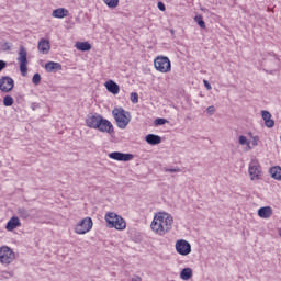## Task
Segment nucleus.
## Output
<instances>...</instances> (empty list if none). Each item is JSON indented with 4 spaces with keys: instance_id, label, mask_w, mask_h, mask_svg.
I'll return each instance as SVG.
<instances>
[{
    "instance_id": "1",
    "label": "nucleus",
    "mask_w": 281,
    "mask_h": 281,
    "mask_svg": "<svg viewBox=\"0 0 281 281\" xmlns=\"http://www.w3.org/2000/svg\"><path fill=\"white\" fill-rule=\"evenodd\" d=\"M172 223H175L172 215L166 212H159L154 215L150 227L154 234L166 236L172 229Z\"/></svg>"
},
{
    "instance_id": "2",
    "label": "nucleus",
    "mask_w": 281,
    "mask_h": 281,
    "mask_svg": "<svg viewBox=\"0 0 281 281\" xmlns=\"http://www.w3.org/2000/svg\"><path fill=\"white\" fill-rule=\"evenodd\" d=\"M86 124L89 126V128H95L101 133H113V123L102 117V115L98 113L88 114Z\"/></svg>"
},
{
    "instance_id": "3",
    "label": "nucleus",
    "mask_w": 281,
    "mask_h": 281,
    "mask_svg": "<svg viewBox=\"0 0 281 281\" xmlns=\"http://www.w3.org/2000/svg\"><path fill=\"white\" fill-rule=\"evenodd\" d=\"M112 115L119 128L124 130L126 126H128V124H131V112L124 110V108H114L112 110Z\"/></svg>"
},
{
    "instance_id": "4",
    "label": "nucleus",
    "mask_w": 281,
    "mask_h": 281,
    "mask_svg": "<svg viewBox=\"0 0 281 281\" xmlns=\"http://www.w3.org/2000/svg\"><path fill=\"white\" fill-rule=\"evenodd\" d=\"M105 222L110 229L123 231L126 227V221L122 216L117 215L114 212H109L105 214Z\"/></svg>"
},
{
    "instance_id": "5",
    "label": "nucleus",
    "mask_w": 281,
    "mask_h": 281,
    "mask_svg": "<svg viewBox=\"0 0 281 281\" xmlns=\"http://www.w3.org/2000/svg\"><path fill=\"white\" fill-rule=\"evenodd\" d=\"M154 67L156 71H160V74H170V71H172V64L166 56H157L154 59Z\"/></svg>"
},
{
    "instance_id": "6",
    "label": "nucleus",
    "mask_w": 281,
    "mask_h": 281,
    "mask_svg": "<svg viewBox=\"0 0 281 281\" xmlns=\"http://www.w3.org/2000/svg\"><path fill=\"white\" fill-rule=\"evenodd\" d=\"M16 259V254L14 250L8 246L0 247V262L1 265H12Z\"/></svg>"
},
{
    "instance_id": "7",
    "label": "nucleus",
    "mask_w": 281,
    "mask_h": 281,
    "mask_svg": "<svg viewBox=\"0 0 281 281\" xmlns=\"http://www.w3.org/2000/svg\"><path fill=\"white\" fill-rule=\"evenodd\" d=\"M248 173L250 176L251 181L260 180V175H262V167L260 166V162L258 161V159L252 158L250 160V164L248 167Z\"/></svg>"
},
{
    "instance_id": "8",
    "label": "nucleus",
    "mask_w": 281,
    "mask_h": 281,
    "mask_svg": "<svg viewBox=\"0 0 281 281\" xmlns=\"http://www.w3.org/2000/svg\"><path fill=\"white\" fill-rule=\"evenodd\" d=\"M93 228V220L91 217H85L75 227L76 234H87Z\"/></svg>"
},
{
    "instance_id": "9",
    "label": "nucleus",
    "mask_w": 281,
    "mask_h": 281,
    "mask_svg": "<svg viewBox=\"0 0 281 281\" xmlns=\"http://www.w3.org/2000/svg\"><path fill=\"white\" fill-rule=\"evenodd\" d=\"M18 63L22 76H27V50L23 46L20 47Z\"/></svg>"
},
{
    "instance_id": "10",
    "label": "nucleus",
    "mask_w": 281,
    "mask_h": 281,
    "mask_svg": "<svg viewBox=\"0 0 281 281\" xmlns=\"http://www.w3.org/2000/svg\"><path fill=\"white\" fill-rule=\"evenodd\" d=\"M176 251L180 255V256H189V254L192 252V246L190 245V243H188L184 239H179L176 243Z\"/></svg>"
},
{
    "instance_id": "11",
    "label": "nucleus",
    "mask_w": 281,
    "mask_h": 281,
    "mask_svg": "<svg viewBox=\"0 0 281 281\" xmlns=\"http://www.w3.org/2000/svg\"><path fill=\"white\" fill-rule=\"evenodd\" d=\"M14 89V79L4 76L0 78V91L3 93H10Z\"/></svg>"
},
{
    "instance_id": "12",
    "label": "nucleus",
    "mask_w": 281,
    "mask_h": 281,
    "mask_svg": "<svg viewBox=\"0 0 281 281\" xmlns=\"http://www.w3.org/2000/svg\"><path fill=\"white\" fill-rule=\"evenodd\" d=\"M108 157L114 161H133V159H135L133 154H124L122 151L110 153Z\"/></svg>"
},
{
    "instance_id": "13",
    "label": "nucleus",
    "mask_w": 281,
    "mask_h": 281,
    "mask_svg": "<svg viewBox=\"0 0 281 281\" xmlns=\"http://www.w3.org/2000/svg\"><path fill=\"white\" fill-rule=\"evenodd\" d=\"M255 146H258V143L256 142H238L237 143V150L239 153H247L251 150Z\"/></svg>"
},
{
    "instance_id": "14",
    "label": "nucleus",
    "mask_w": 281,
    "mask_h": 281,
    "mask_svg": "<svg viewBox=\"0 0 281 281\" xmlns=\"http://www.w3.org/2000/svg\"><path fill=\"white\" fill-rule=\"evenodd\" d=\"M45 70L47 74H56L57 71H63V65L56 61H48L45 64Z\"/></svg>"
},
{
    "instance_id": "15",
    "label": "nucleus",
    "mask_w": 281,
    "mask_h": 281,
    "mask_svg": "<svg viewBox=\"0 0 281 281\" xmlns=\"http://www.w3.org/2000/svg\"><path fill=\"white\" fill-rule=\"evenodd\" d=\"M37 49L41 54H49V50L52 49V44L49 43V41L41 38L37 45Z\"/></svg>"
},
{
    "instance_id": "16",
    "label": "nucleus",
    "mask_w": 281,
    "mask_h": 281,
    "mask_svg": "<svg viewBox=\"0 0 281 281\" xmlns=\"http://www.w3.org/2000/svg\"><path fill=\"white\" fill-rule=\"evenodd\" d=\"M261 117L268 128H273V126H276V121L271 120V112L267 110L261 111Z\"/></svg>"
},
{
    "instance_id": "17",
    "label": "nucleus",
    "mask_w": 281,
    "mask_h": 281,
    "mask_svg": "<svg viewBox=\"0 0 281 281\" xmlns=\"http://www.w3.org/2000/svg\"><path fill=\"white\" fill-rule=\"evenodd\" d=\"M16 227H21V220H19L18 216H13L7 223L5 229L8 232H14V229H16Z\"/></svg>"
},
{
    "instance_id": "18",
    "label": "nucleus",
    "mask_w": 281,
    "mask_h": 281,
    "mask_svg": "<svg viewBox=\"0 0 281 281\" xmlns=\"http://www.w3.org/2000/svg\"><path fill=\"white\" fill-rule=\"evenodd\" d=\"M259 218H271L273 216V209L271 206H263L258 210Z\"/></svg>"
},
{
    "instance_id": "19",
    "label": "nucleus",
    "mask_w": 281,
    "mask_h": 281,
    "mask_svg": "<svg viewBox=\"0 0 281 281\" xmlns=\"http://www.w3.org/2000/svg\"><path fill=\"white\" fill-rule=\"evenodd\" d=\"M105 89L110 92L113 93V95H117L120 93V86L115 83L113 80H109L105 82Z\"/></svg>"
},
{
    "instance_id": "20",
    "label": "nucleus",
    "mask_w": 281,
    "mask_h": 281,
    "mask_svg": "<svg viewBox=\"0 0 281 281\" xmlns=\"http://www.w3.org/2000/svg\"><path fill=\"white\" fill-rule=\"evenodd\" d=\"M52 16L54 19H65V16H69V10L65 9V8H58V9H55L53 12H52Z\"/></svg>"
},
{
    "instance_id": "21",
    "label": "nucleus",
    "mask_w": 281,
    "mask_h": 281,
    "mask_svg": "<svg viewBox=\"0 0 281 281\" xmlns=\"http://www.w3.org/2000/svg\"><path fill=\"white\" fill-rule=\"evenodd\" d=\"M270 176L272 179H276V181H281V167L280 166H274L270 168L269 170Z\"/></svg>"
},
{
    "instance_id": "22",
    "label": "nucleus",
    "mask_w": 281,
    "mask_h": 281,
    "mask_svg": "<svg viewBox=\"0 0 281 281\" xmlns=\"http://www.w3.org/2000/svg\"><path fill=\"white\" fill-rule=\"evenodd\" d=\"M75 47L79 49V52H90L91 44H89V42H78Z\"/></svg>"
},
{
    "instance_id": "23",
    "label": "nucleus",
    "mask_w": 281,
    "mask_h": 281,
    "mask_svg": "<svg viewBox=\"0 0 281 281\" xmlns=\"http://www.w3.org/2000/svg\"><path fill=\"white\" fill-rule=\"evenodd\" d=\"M181 280H190L192 278V268H183L180 272Z\"/></svg>"
},
{
    "instance_id": "24",
    "label": "nucleus",
    "mask_w": 281,
    "mask_h": 281,
    "mask_svg": "<svg viewBox=\"0 0 281 281\" xmlns=\"http://www.w3.org/2000/svg\"><path fill=\"white\" fill-rule=\"evenodd\" d=\"M103 3H105L108 8L115 9L120 5V0H103Z\"/></svg>"
},
{
    "instance_id": "25",
    "label": "nucleus",
    "mask_w": 281,
    "mask_h": 281,
    "mask_svg": "<svg viewBox=\"0 0 281 281\" xmlns=\"http://www.w3.org/2000/svg\"><path fill=\"white\" fill-rule=\"evenodd\" d=\"M145 142H161V136L149 134L145 137Z\"/></svg>"
},
{
    "instance_id": "26",
    "label": "nucleus",
    "mask_w": 281,
    "mask_h": 281,
    "mask_svg": "<svg viewBox=\"0 0 281 281\" xmlns=\"http://www.w3.org/2000/svg\"><path fill=\"white\" fill-rule=\"evenodd\" d=\"M194 21L198 23V25L202 29L205 30V21H203V15H196L194 18Z\"/></svg>"
},
{
    "instance_id": "27",
    "label": "nucleus",
    "mask_w": 281,
    "mask_h": 281,
    "mask_svg": "<svg viewBox=\"0 0 281 281\" xmlns=\"http://www.w3.org/2000/svg\"><path fill=\"white\" fill-rule=\"evenodd\" d=\"M12 104H14V99L10 95H5L3 98V105L4 106H12Z\"/></svg>"
},
{
    "instance_id": "28",
    "label": "nucleus",
    "mask_w": 281,
    "mask_h": 281,
    "mask_svg": "<svg viewBox=\"0 0 281 281\" xmlns=\"http://www.w3.org/2000/svg\"><path fill=\"white\" fill-rule=\"evenodd\" d=\"M18 214L20 218H30V212L23 207L18 210Z\"/></svg>"
},
{
    "instance_id": "29",
    "label": "nucleus",
    "mask_w": 281,
    "mask_h": 281,
    "mask_svg": "<svg viewBox=\"0 0 281 281\" xmlns=\"http://www.w3.org/2000/svg\"><path fill=\"white\" fill-rule=\"evenodd\" d=\"M1 278L8 280V278H14V271H2Z\"/></svg>"
},
{
    "instance_id": "30",
    "label": "nucleus",
    "mask_w": 281,
    "mask_h": 281,
    "mask_svg": "<svg viewBox=\"0 0 281 281\" xmlns=\"http://www.w3.org/2000/svg\"><path fill=\"white\" fill-rule=\"evenodd\" d=\"M32 82H33V85H35V86L41 85V74L36 72V74L33 76V78H32Z\"/></svg>"
},
{
    "instance_id": "31",
    "label": "nucleus",
    "mask_w": 281,
    "mask_h": 281,
    "mask_svg": "<svg viewBox=\"0 0 281 281\" xmlns=\"http://www.w3.org/2000/svg\"><path fill=\"white\" fill-rule=\"evenodd\" d=\"M131 102H133V104H137V102H139V94H137V92L131 93Z\"/></svg>"
},
{
    "instance_id": "32",
    "label": "nucleus",
    "mask_w": 281,
    "mask_h": 281,
    "mask_svg": "<svg viewBox=\"0 0 281 281\" xmlns=\"http://www.w3.org/2000/svg\"><path fill=\"white\" fill-rule=\"evenodd\" d=\"M162 170L164 172H181V168L179 167H176V168L164 167Z\"/></svg>"
},
{
    "instance_id": "33",
    "label": "nucleus",
    "mask_w": 281,
    "mask_h": 281,
    "mask_svg": "<svg viewBox=\"0 0 281 281\" xmlns=\"http://www.w3.org/2000/svg\"><path fill=\"white\" fill-rule=\"evenodd\" d=\"M166 122H168V120H166V119H156L155 120L156 126H164V124H166Z\"/></svg>"
},
{
    "instance_id": "34",
    "label": "nucleus",
    "mask_w": 281,
    "mask_h": 281,
    "mask_svg": "<svg viewBox=\"0 0 281 281\" xmlns=\"http://www.w3.org/2000/svg\"><path fill=\"white\" fill-rule=\"evenodd\" d=\"M206 113H209V115H214V113H216V108H214V105H210L206 109Z\"/></svg>"
},
{
    "instance_id": "35",
    "label": "nucleus",
    "mask_w": 281,
    "mask_h": 281,
    "mask_svg": "<svg viewBox=\"0 0 281 281\" xmlns=\"http://www.w3.org/2000/svg\"><path fill=\"white\" fill-rule=\"evenodd\" d=\"M158 10H160V12H166V4H164V2H158Z\"/></svg>"
},
{
    "instance_id": "36",
    "label": "nucleus",
    "mask_w": 281,
    "mask_h": 281,
    "mask_svg": "<svg viewBox=\"0 0 281 281\" xmlns=\"http://www.w3.org/2000/svg\"><path fill=\"white\" fill-rule=\"evenodd\" d=\"M5 67H8V63H5L4 60H0V72L3 71Z\"/></svg>"
},
{
    "instance_id": "37",
    "label": "nucleus",
    "mask_w": 281,
    "mask_h": 281,
    "mask_svg": "<svg viewBox=\"0 0 281 281\" xmlns=\"http://www.w3.org/2000/svg\"><path fill=\"white\" fill-rule=\"evenodd\" d=\"M203 82H204V87L207 89V91H211L212 85H210V82L207 80H203Z\"/></svg>"
},
{
    "instance_id": "38",
    "label": "nucleus",
    "mask_w": 281,
    "mask_h": 281,
    "mask_svg": "<svg viewBox=\"0 0 281 281\" xmlns=\"http://www.w3.org/2000/svg\"><path fill=\"white\" fill-rule=\"evenodd\" d=\"M248 136L250 137V139H254V142H258V136H254V134L248 133Z\"/></svg>"
},
{
    "instance_id": "39",
    "label": "nucleus",
    "mask_w": 281,
    "mask_h": 281,
    "mask_svg": "<svg viewBox=\"0 0 281 281\" xmlns=\"http://www.w3.org/2000/svg\"><path fill=\"white\" fill-rule=\"evenodd\" d=\"M132 281H142V277L135 276L132 278Z\"/></svg>"
},
{
    "instance_id": "40",
    "label": "nucleus",
    "mask_w": 281,
    "mask_h": 281,
    "mask_svg": "<svg viewBox=\"0 0 281 281\" xmlns=\"http://www.w3.org/2000/svg\"><path fill=\"white\" fill-rule=\"evenodd\" d=\"M239 142H247V137L246 136H239Z\"/></svg>"
},
{
    "instance_id": "41",
    "label": "nucleus",
    "mask_w": 281,
    "mask_h": 281,
    "mask_svg": "<svg viewBox=\"0 0 281 281\" xmlns=\"http://www.w3.org/2000/svg\"><path fill=\"white\" fill-rule=\"evenodd\" d=\"M149 144H151V146H156V144H159V142H149Z\"/></svg>"
},
{
    "instance_id": "42",
    "label": "nucleus",
    "mask_w": 281,
    "mask_h": 281,
    "mask_svg": "<svg viewBox=\"0 0 281 281\" xmlns=\"http://www.w3.org/2000/svg\"><path fill=\"white\" fill-rule=\"evenodd\" d=\"M32 109H33V111H34V109H35V105H34V103L32 104Z\"/></svg>"
},
{
    "instance_id": "43",
    "label": "nucleus",
    "mask_w": 281,
    "mask_h": 281,
    "mask_svg": "<svg viewBox=\"0 0 281 281\" xmlns=\"http://www.w3.org/2000/svg\"><path fill=\"white\" fill-rule=\"evenodd\" d=\"M279 236L281 237V229L279 231Z\"/></svg>"
}]
</instances>
